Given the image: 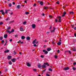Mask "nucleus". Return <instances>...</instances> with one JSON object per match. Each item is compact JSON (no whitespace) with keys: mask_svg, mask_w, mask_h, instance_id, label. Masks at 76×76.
Instances as JSON below:
<instances>
[{"mask_svg":"<svg viewBox=\"0 0 76 76\" xmlns=\"http://www.w3.org/2000/svg\"><path fill=\"white\" fill-rule=\"evenodd\" d=\"M21 38L22 39H25V37L23 36H22Z\"/></svg>","mask_w":76,"mask_h":76,"instance_id":"17","label":"nucleus"},{"mask_svg":"<svg viewBox=\"0 0 76 76\" xmlns=\"http://www.w3.org/2000/svg\"><path fill=\"white\" fill-rule=\"evenodd\" d=\"M13 53L14 55H16V54H17L16 52H15V51H14Z\"/></svg>","mask_w":76,"mask_h":76,"instance_id":"30","label":"nucleus"},{"mask_svg":"<svg viewBox=\"0 0 76 76\" xmlns=\"http://www.w3.org/2000/svg\"><path fill=\"white\" fill-rule=\"evenodd\" d=\"M10 42H11L12 41V39H10Z\"/></svg>","mask_w":76,"mask_h":76,"instance_id":"57","label":"nucleus"},{"mask_svg":"<svg viewBox=\"0 0 76 76\" xmlns=\"http://www.w3.org/2000/svg\"><path fill=\"white\" fill-rule=\"evenodd\" d=\"M20 30L21 31H24V29H23V28L22 26H21L20 28Z\"/></svg>","mask_w":76,"mask_h":76,"instance_id":"3","label":"nucleus"},{"mask_svg":"<svg viewBox=\"0 0 76 76\" xmlns=\"http://www.w3.org/2000/svg\"><path fill=\"white\" fill-rule=\"evenodd\" d=\"M7 37V34H6L4 35V38H6Z\"/></svg>","mask_w":76,"mask_h":76,"instance_id":"18","label":"nucleus"},{"mask_svg":"<svg viewBox=\"0 0 76 76\" xmlns=\"http://www.w3.org/2000/svg\"><path fill=\"white\" fill-rule=\"evenodd\" d=\"M69 53L70 54H71V51H69Z\"/></svg>","mask_w":76,"mask_h":76,"instance_id":"59","label":"nucleus"},{"mask_svg":"<svg viewBox=\"0 0 76 76\" xmlns=\"http://www.w3.org/2000/svg\"><path fill=\"white\" fill-rule=\"evenodd\" d=\"M14 31L15 30H14V29H12L11 31V33H12V32H14Z\"/></svg>","mask_w":76,"mask_h":76,"instance_id":"35","label":"nucleus"},{"mask_svg":"<svg viewBox=\"0 0 76 76\" xmlns=\"http://www.w3.org/2000/svg\"><path fill=\"white\" fill-rule=\"evenodd\" d=\"M52 44H55V43H54V41H53L52 42Z\"/></svg>","mask_w":76,"mask_h":76,"instance_id":"44","label":"nucleus"},{"mask_svg":"<svg viewBox=\"0 0 76 76\" xmlns=\"http://www.w3.org/2000/svg\"><path fill=\"white\" fill-rule=\"evenodd\" d=\"M41 57L42 58H44V56L41 55Z\"/></svg>","mask_w":76,"mask_h":76,"instance_id":"51","label":"nucleus"},{"mask_svg":"<svg viewBox=\"0 0 76 76\" xmlns=\"http://www.w3.org/2000/svg\"><path fill=\"white\" fill-rule=\"evenodd\" d=\"M72 69L73 70H76V68L73 67L72 68Z\"/></svg>","mask_w":76,"mask_h":76,"instance_id":"42","label":"nucleus"},{"mask_svg":"<svg viewBox=\"0 0 76 76\" xmlns=\"http://www.w3.org/2000/svg\"><path fill=\"white\" fill-rule=\"evenodd\" d=\"M18 35H15V38H16V37H18Z\"/></svg>","mask_w":76,"mask_h":76,"instance_id":"49","label":"nucleus"},{"mask_svg":"<svg viewBox=\"0 0 76 76\" xmlns=\"http://www.w3.org/2000/svg\"><path fill=\"white\" fill-rule=\"evenodd\" d=\"M15 22V21L14 20H13L12 21H11L10 22V23H13Z\"/></svg>","mask_w":76,"mask_h":76,"instance_id":"33","label":"nucleus"},{"mask_svg":"<svg viewBox=\"0 0 76 76\" xmlns=\"http://www.w3.org/2000/svg\"><path fill=\"white\" fill-rule=\"evenodd\" d=\"M45 14H44V13H43L42 14V16H45Z\"/></svg>","mask_w":76,"mask_h":76,"instance_id":"60","label":"nucleus"},{"mask_svg":"<svg viewBox=\"0 0 76 76\" xmlns=\"http://www.w3.org/2000/svg\"><path fill=\"white\" fill-rule=\"evenodd\" d=\"M43 53H45V54H47L48 53V52L47 51H46V50H43Z\"/></svg>","mask_w":76,"mask_h":76,"instance_id":"4","label":"nucleus"},{"mask_svg":"<svg viewBox=\"0 0 76 76\" xmlns=\"http://www.w3.org/2000/svg\"><path fill=\"white\" fill-rule=\"evenodd\" d=\"M17 9H20V5H17Z\"/></svg>","mask_w":76,"mask_h":76,"instance_id":"29","label":"nucleus"},{"mask_svg":"<svg viewBox=\"0 0 76 76\" xmlns=\"http://www.w3.org/2000/svg\"><path fill=\"white\" fill-rule=\"evenodd\" d=\"M41 66L43 69H45L46 67V65L44 64L42 65Z\"/></svg>","mask_w":76,"mask_h":76,"instance_id":"8","label":"nucleus"},{"mask_svg":"<svg viewBox=\"0 0 76 76\" xmlns=\"http://www.w3.org/2000/svg\"><path fill=\"white\" fill-rule=\"evenodd\" d=\"M74 29L75 30H76V27H75L74 28Z\"/></svg>","mask_w":76,"mask_h":76,"instance_id":"61","label":"nucleus"},{"mask_svg":"<svg viewBox=\"0 0 76 76\" xmlns=\"http://www.w3.org/2000/svg\"><path fill=\"white\" fill-rule=\"evenodd\" d=\"M74 36H75V37H76V33H75L74 34Z\"/></svg>","mask_w":76,"mask_h":76,"instance_id":"64","label":"nucleus"},{"mask_svg":"<svg viewBox=\"0 0 76 76\" xmlns=\"http://www.w3.org/2000/svg\"><path fill=\"white\" fill-rule=\"evenodd\" d=\"M9 64H10V65H11V64H12V62L11 61H10L9 62Z\"/></svg>","mask_w":76,"mask_h":76,"instance_id":"36","label":"nucleus"},{"mask_svg":"<svg viewBox=\"0 0 76 76\" xmlns=\"http://www.w3.org/2000/svg\"><path fill=\"white\" fill-rule=\"evenodd\" d=\"M46 69H45V70H44L42 71V72H45V71H46Z\"/></svg>","mask_w":76,"mask_h":76,"instance_id":"53","label":"nucleus"},{"mask_svg":"<svg viewBox=\"0 0 76 76\" xmlns=\"http://www.w3.org/2000/svg\"><path fill=\"white\" fill-rule=\"evenodd\" d=\"M61 42H59L58 43V45H61Z\"/></svg>","mask_w":76,"mask_h":76,"instance_id":"27","label":"nucleus"},{"mask_svg":"<svg viewBox=\"0 0 76 76\" xmlns=\"http://www.w3.org/2000/svg\"><path fill=\"white\" fill-rule=\"evenodd\" d=\"M5 14H7V12L9 11V10H5Z\"/></svg>","mask_w":76,"mask_h":76,"instance_id":"24","label":"nucleus"},{"mask_svg":"<svg viewBox=\"0 0 76 76\" xmlns=\"http://www.w3.org/2000/svg\"><path fill=\"white\" fill-rule=\"evenodd\" d=\"M37 6V4H34V6Z\"/></svg>","mask_w":76,"mask_h":76,"instance_id":"56","label":"nucleus"},{"mask_svg":"<svg viewBox=\"0 0 76 76\" xmlns=\"http://www.w3.org/2000/svg\"><path fill=\"white\" fill-rule=\"evenodd\" d=\"M73 14H74V12H69V14L70 15H73Z\"/></svg>","mask_w":76,"mask_h":76,"instance_id":"19","label":"nucleus"},{"mask_svg":"<svg viewBox=\"0 0 76 76\" xmlns=\"http://www.w3.org/2000/svg\"><path fill=\"white\" fill-rule=\"evenodd\" d=\"M57 52H58V53H60V50H57Z\"/></svg>","mask_w":76,"mask_h":76,"instance_id":"47","label":"nucleus"},{"mask_svg":"<svg viewBox=\"0 0 76 76\" xmlns=\"http://www.w3.org/2000/svg\"><path fill=\"white\" fill-rule=\"evenodd\" d=\"M26 21H24V22H23V25H25V24H26Z\"/></svg>","mask_w":76,"mask_h":76,"instance_id":"41","label":"nucleus"},{"mask_svg":"<svg viewBox=\"0 0 76 76\" xmlns=\"http://www.w3.org/2000/svg\"><path fill=\"white\" fill-rule=\"evenodd\" d=\"M56 4H60V2L59 1H58L56 2Z\"/></svg>","mask_w":76,"mask_h":76,"instance_id":"32","label":"nucleus"},{"mask_svg":"<svg viewBox=\"0 0 76 76\" xmlns=\"http://www.w3.org/2000/svg\"><path fill=\"white\" fill-rule=\"evenodd\" d=\"M32 27L33 29H35L36 27V25L35 24H33L32 26Z\"/></svg>","mask_w":76,"mask_h":76,"instance_id":"6","label":"nucleus"},{"mask_svg":"<svg viewBox=\"0 0 76 76\" xmlns=\"http://www.w3.org/2000/svg\"><path fill=\"white\" fill-rule=\"evenodd\" d=\"M50 50H51V48H48L47 49V51H50Z\"/></svg>","mask_w":76,"mask_h":76,"instance_id":"21","label":"nucleus"},{"mask_svg":"<svg viewBox=\"0 0 76 76\" xmlns=\"http://www.w3.org/2000/svg\"><path fill=\"white\" fill-rule=\"evenodd\" d=\"M7 31L8 33H9L10 34H11V31H9V30H7Z\"/></svg>","mask_w":76,"mask_h":76,"instance_id":"28","label":"nucleus"},{"mask_svg":"<svg viewBox=\"0 0 76 76\" xmlns=\"http://www.w3.org/2000/svg\"><path fill=\"white\" fill-rule=\"evenodd\" d=\"M37 66L39 68H41V64H39Z\"/></svg>","mask_w":76,"mask_h":76,"instance_id":"16","label":"nucleus"},{"mask_svg":"<svg viewBox=\"0 0 76 76\" xmlns=\"http://www.w3.org/2000/svg\"><path fill=\"white\" fill-rule=\"evenodd\" d=\"M49 17H50V18H53V17H52L51 15H49Z\"/></svg>","mask_w":76,"mask_h":76,"instance_id":"50","label":"nucleus"},{"mask_svg":"<svg viewBox=\"0 0 76 76\" xmlns=\"http://www.w3.org/2000/svg\"><path fill=\"white\" fill-rule=\"evenodd\" d=\"M13 4L14 5H15V2H12Z\"/></svg>","mask_w":76,"mask_h":76,"instance_id":"63","label":"nucleus"},{"mask_svg":"<svg viewBox=\"0 0 76 76\" xmlns=\"http://www.w3.org/2000/svg\"><path fill=\"white\" fill-rule=\"evenodd\" d=\"M49 71H50V72H52L53 71V70L51 68H49L48 69Z\"/></svg>","mask_w":76,"mask_h":76,"instance_id":"37","label":"nucleus"},{"mask_svg":"<svg viewBox=\"0 0 76 76\" xmlns=\"http://www.w3.org/2000/svg\"><path fill=\"white\" fill-rule=\"evenodd\" d=\"M27 66L28 67H31V64L29 63H27Z\"/></svg>","mask_w":76,"mask_h":76,"instance_id":"15","label":"nucleus"},{"mask_svg":"<svg viewBox=\"0 0 76 76\" xmlns=\"http://www.w3.org/2000/svg\"><path fill=\"white\" fill-rule=\"evenodd\" d=\"M9 50H7L4 51V53H9Z\"/></svg>","mask_w":76,"mask_h":76,"instance_id":"26","label":"nucleus"},{"mask_svg":"<svg viewBox=\"0 0 76 76\" xmlns=\"http://www.w3.org/2000/svg\"><path fill=\"white\" fill-rule=\"evenodd\" d=\"M44 9L45 10H47V9H48V7H44Z\"/></svg>","mask_w":76,"mask_h":76,"instance_id":"31","label":"nucleus"},{"mask_svg":"<svg viewBox=\"0 0 76 76\" xmlns=\"http://www.w3.org/2000/svg\"><path fill=\"white\" fill-rule=\"evenodd\" d=\"M9 6L10 7H11L12 6V4H9Z\"/></svg>","mask_w":76,"mask_h":76,"instance_id":"46","label":"nucleus"},{"mask_svg":"<svg viewBox=\"0 0 76 76\" xmlns=\"http://www.w3.org/2000/svg\"><path fill=\"white\" fill-rule=\"evenodd\" d=\"M3 38V37H0V40H2Z\"/></svg>","mask_w":76,"mask_h":76,"instance_id":"38","label":"nucleus"},{"mask_svg":"<svg viewBox=\"0 0 76 76\" xmlns=\"http://www.w3.org/2000/svg\"><path fill=\"white\" fill-rule=\"evenodd\" d=\"M9 20V18H7V19L6 20Z\"/></svg>","mask_w":76,"mask_h":76,"instance_id":"62","label":"nucleus"},{"mask_svg":"<svg viewBox=\"0 0 76 76\" xmlns=\"http://www.w3.org/2000/svg\"><path fill=\"white\" fill-rule=\"evenodd\" d=\"M57 18L58 19V22H61V17L60 16H58Z\"/></svg>","mask_w":76,"mask_h":76,"instance_id":"2","label":"nucleus"},{"mask_svg":"<svg viewBox=\"0 0 76 76\" xmlns=\"http://www.w3.org/2000/svg\"><path fill=\"white\" fill-rule=\"evenodd\" d=\"M66 12H64L63 13V15L62 16V17L64 16H65V15H66Z\"/></svg>","mask_w":76,"mask_h":76,"instance_id":"12","label":"nucleus"},{"mask_svg":"<svg viewBox=\"0 0 76 76\" xmlns=\"http://www.w3.org/2000/svg\"><path fill=\"white\" fill-rule=\"evenodd\" d=\"M26 39L27 40H28V41H29V40H30V39H31V38L29 37H27L26 38Z\"/></svg>","mask_w":76,"mask_h":76,"instance_id":"11","label":"nucleus"},{"mask_svg":"<svg viewBox=\"0 0 76 76\" xmlns=\"http://www.w3.org/2000/svg\"><path fill=\"white\" fill-rule=\"evenodd\" d=\"M53 30H51V32H54L55 31V30L56 29V28H55V27H53Z\"/></svg>","mask_w":76,"mask_h":76,"instance_id":"13","label":"nucleus"},{"mask_svg":"<svg viewBox=\"0 0 76 76\" xmlns=\"http://www.w3.org/2000/svg\"><path fill=\"white\" fill-rule=\"evenodd\" d=\"M19 54H20V55H22V53H21V52H19Z\"/></svg>","mask_w":76,"mask_h":76,"instance_id":"54","label":"nucleus"},{"mask_svg":"<svg viewBox=\"0 0 76 76\" xmlns=\"http://www.w3.org/2000/svg\"><path fill=\"white\" fill-rule=\"evenodd\" d=\"M50 31H48V32H47L46 34H50Z\"/></svg>","mask_w":76,"mask_h":76,"instance_id":"55","label":"nucleus"},{"mask_svg":"<svg viewBox=\"0 0 76 76\" xmlns=\"http://www.w3.org/2000/svg\"><path fill=\"white\" fill-rule=\"evenodd\" d=\"M33 71H34V72H36L37 71V69L34 68L33 69Z\"/></svg>","mask_w":76,"mask_h":76,"instance_id":"22","label":"nucleus"},{"mask_svg":"<svg viewBox=\"0 0 76 76\" xmlns=\"http://www.w3.org/2000/svg\"><path fill=\"white\" fill-rule=\"evenodd\" d=\"M16 58H13L11 60V61H12V62H13V63H15V62L16 61Z\"/></svg>","mask_w":76,"mask_h":76,"instance_id":"7","label":"nucleus"},{"mask_svg":"<svg viewBox=\"0 0 76 76\" xmlns=\"http://www.w3.org/2000/svg\"><path fill=\"white\" fill-rule=\"evenodd\" d=\"M73 65H74V66H75V65H76V62L74 63L73 64Z\"/></svg>","mask_w":76,"mask_h":76,"instance_id":"48","label":"nucleus"},{"mask_svg":"<svg viewBox=\"0 0 76 76\" xmlns=\"http://www.w3.org/2000/svg\"><path fill=\"white\" fill-rule=\"evenodd\" d=\"M37 41V39H35L32 42V44L34 45V47H36L37 45L36 44H37L38 43V41H37L36 42H35V41Z\"/></svg>","mask_w":76,"mask_h":76,"instance_id":"1","label":"nucleus"},{"mask_svg":"<svg viewBox=\"0 0 76 76\" xmlns=\"http://www.w3.org/2000/svg\"><path fill=\"white\" fill-rule=\"evenodd\" d=\"M0 12H2V14L3 15H5V13H4V12H3V10H1L0 11Z\"/></svg>","mask_w":76,"mask_h":76,"instance_id":"9","label":"nucleus"},{"mask_svg":"<svg viewBox=\"0 0 76 76\" xmlns=\"http://www.w3.org/2000/svg\"><path fill=\"white\" fill-rule=\"evenodd\" d=\"M20 44H23V42H21V40H20L19 41V42H18V43H20Z\"/></svg>","mask_w":76,"mask_h":76,"instance_id":"20","label":"nucleus"},{"mask_svg":"<svg viewBox=\"0 0 76 76\" xmlns=\"http://www.w3.org/2000/svg\"><path fill=\"white\" fill-rule=\"evenodd\" d=\"M54 57L55 58H57V57H58V56L56 55H55Z\"/></svg>","mask_w":76,"mask_h":76,"instance_id":"40","label":"nucleus"},{"mask_svg":"<svg viewBox=\"0 0 76 76\" xmlns=\"http://www.w3.org/2000/svg\"><path fill=\"white\" fill-rule=\"evenodd\" d=\"M40 4H41V6H42V5H43V2H42V1H40V3H39Z\"/></svg>","mask_w":76,"mask_h":76,"instance_id":"25","label":"nucleus"},{"mask_svg":"<svg viewBox=\"0 0 76 76\" xmlns=\"http://www.w3.org/2000/svg\"><path fill=\"white\" fill-rule=\"evenodd\" d=\"M46 75L47 76H50V75H48V74H46Z\"/></svg>","mask_w":76,"mask_h":76,"instance_id":"52","label":"nucleus"},{"mask_svg":"<svg viewBox=\"0 0 76 76\" xmlns=\"http://www.w3.org/2000/svg\"><path fill=\"white\" fill-rule=\"evenodd\" d=\"M55 22L57 23L58 22V20L57 19H55Z\"/></svg>","mask_w":76,"mask_h":76,"instance_id":"45","label":"nucleus"},{"mask_svg":"<svg viewBox=\"0 0 76 76\" xmlns=\"http://www.w3.org/2000/svg\"><path fill=\"white\" fill-rule=\"evenodd\" d=\"M25 13H26V15H28L29 14V12H26Z\"/></svg>","mask_w":76,"mask_h":76,"instance_id":"43","label":"nucleus"},{"mask_svg":"<svg viewBox=\"0 0 76 76\" xmlns=\"http://www.w3.org/2000/svg\"><path fill=\"white\" fill-rule=\"evenodd\" d=\"M4 40H2L1 41V44H3L4 43Z\"/></svg>","mask_w":76,"mask_h":76,"instance_id":"34","label":"nucleus"},{"mask_svg":"<svg viewBox=\"0 0 76 76\" xmlns=\"http://www.w3.org/2000/svg\"><path fill=\"white\" fill-rule=\"evenodd\" d=\"M72 50L73 51H76V50L74 49H73Z\"/></svg>","mask_w":76,"mask_h":76,"instance_id":"58","label":"nucleus"},{"mask_svg":"<svg viewBox=\"0 0 76 76\" xmlns=\"http://www.w3.org/2000/svg\"><path fill=\"white\" fill-rule=\"evenodd\" d=\"M3 22H0V25H3Z\"/></svg>","mask_w":76,"mask_h":76,"instance_id":"39","label":"nucleus"},{"mask_svg":"<svg viewBox=\"0 0 76 76\" xmlns=\"http://www.w3.org/2000/svg\"><path fill=\"white\" fill-rule=\"evenodd\" d=\"M8 60H10L12 58V56H9L7 57Z\"/></svg>","mask_w":76,"mask_h":76,"instance_id":"10","label":"nucleus"},{"mask_svg":"<svg viewBox=\"0 0 76 76\" xmlns=\"http://www.w3.org/2000/svg\"><path fill=\"white\" fill-rule=\"evenodd\" d=\"M69 69H70V68H69V67H64V70H69Z\"/></svg>","mask_w":76,"mask_h":76,"instance_id":"5","label":"nucleus"},{"mask_svg":"<svg viewBox=\"0 0 76 76\" xmlns=\"http://www.w3.org/2000/svg\"><path fill=\"white\" fill-rule=\"evenodd\" d=\"M11 29V27L10 26H9L8 27V28H7L6 30H9Z\"/></svg>","mask_w":76,"mask_h":76,"instance_id":"23","label":"nucleus"},{"mask_svg":"<svg viewBox=\"0 0 76 76\" xmlns=\"http://www.w3.org/2000/svg\"><path fill=\"white\" fill-rule=\"evenodd\" d=\"M44 64H45V65H47L48 66H50V64H49L48 63H44Z\"/></svg>","mask_w":76,"mask_h":76,"instance_id":"14","label":"nucleus"}]
</instances>
